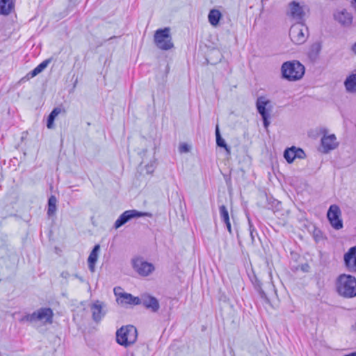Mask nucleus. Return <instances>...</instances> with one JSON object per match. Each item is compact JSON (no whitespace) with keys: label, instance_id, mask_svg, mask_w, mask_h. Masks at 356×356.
I'll list each match as a JSON object with an SVG mask.
<instances>
[{"label":"nucleus","instance_id":"nucleus-14","mask_svg":"<svg viewBox=\"0 0 356 356\" xmlns=\"http://www.w3.org/2000/svg\"><path fill=\"white\" fill-rule=\"evenodd\" d=\"M337 138L334 134L329 136H324L321 138V145L324 149L325 152L335 149L337 147Z\"/></svg>","mask_w":356,"mask_h":356},{"label":"nucleus","instance_id":"nucleus-30","mask_svg":"<svg viewBox=\"0 0 356 356\" xmlns=\"http://www.w3.org/2000/svg\"><path fill=\"white\" fill-rule=\"evenodd\" d=\"M50 59H47L40 63L35 69L39 72V73L42 72L49 64Z\"/></svg>","mask_w":356,"mask_h":356},{"label":"nucleus","instance_id":"nucleus-3","mask_svg":"<svg viewBox=\"0 0 356 356\" xmlns=\"http://www.w3.org/2000/svg\"><path fill=\"white\" fill-rule=\"evenodd\" d=\"M137 335V330L134 325L122 326L116 332V341L127 347L136 341Z\"/></svg>","mask_w":356,"mask_h":356},{"label":"nucleus","instance_id":"nucleus-19","mask_svg":"<svg viewBox=\"0 0 356 356\" xmlns=\"http://www.w3.org/2000/svg\"><path fill=\"white\" fill-rule=\"evenodd\" d=\"M140 297L133 296L130 293H123L120 295L118 300L120 301L121 304H129L132 305H139Z\"/></svg>","mask_w":356,"mask_h":356},{"label":"nucleus","instance_id":"nucleus-40","mask_svg":"<svg viewBox=\"0 0 356 356\" xmlns=\"http://www.w3.org/2000/svg\"><path fill=\"white\" fill-rule=\"evenodd\" d=\"M123 224H115V225L113 226V229H118L119 227H120Z\"/></svg>","mask_w":356,"mask_h":356},{"label":"nucleus","instance_id":"nucleus-13","mask_svg":"<svg viewBox=\"0 0 356 356\" xmlns=\"http://www.w3.org/2000/svg\"><path fill=\"white\" fill-rule=\"evenodd\" d=\"M355 249H349L347 252L344 254L343 261L346 269L353 273H356V257H352V252Z\"/></svg>","mask_w":356,"mask_h":356},{"label":"nucleus","instance_id":"nucleus-29","mask_svg":"<svg viewBox=\"0 0 356 356\" xmlns=\"http://www.w3.org/2000/svg\"><path fill=\"white\" fill-rule=\"evenodd\" d=\"M35 313H32L31 314H26L24 316H23L21 319H20V322H35Z\"/></svg>","mask_w":356,"mask_h":356},{"label":"nucleus","instance_id":"nucleus-42","mask_svg":"<svg viewBox=\"0 0 356 356\" xmlns=\"http://www.w3.org/2000/svg\"><path fill=\"white\" fill-rule=\"evenodd\" d=\"M138 350H136L135 352L131 353V356H138Z\"/></svg>","mask_w":356,"mask_h":356},{"label":"nucleus","instance_id":"nucleus-17","mask_svg":"<svg viewBox=\"0 0 356 356\" xmlns=\"http://www.w3.org/2000/svg\"><path fill=\"white\" fill-rule=\"evenodd\" d=\"M305 227L309 232L312 234L313 238L316 242L318 243L325 238V234L321 231V229L317 227L315 224L305 225Z\"/></svg>","mask_w":356,"mask_h":356},{"label":"nucleus","instance_id":"nucleus-6","mask_svg":"<svg viewBox=\"0 0 356 356\" xmlns=\"http://www.w3.org/2000/svg\"><path fill=\"white\" fill-rule=\"evenodd\" d=\"M307 32V28H305L302 23L293 25L289 31V36L295 44H301L304 43L307 36L306 33Z\"/></svg>","mask_w":356,"mask_h":356},{"label":"nucleus","instance_id":"nucleus-22","mask_svg":"<svg viewBox=\"0 0 356 356\" xmlns=\"http://www.w3.org/2000/svg\"><path fill=\"white\" fill-rule=\"evenodd\" d=\"M221 17H222V14L217 9L211 10L208 15L209 22L213 26H216L217 25H218Z\"/></svg>","mask_w":356,"mask_h":356},{"label":"nucleus","instance_id":"nucleus-26","mask_svg":"<svg viewBox=\"0 0 356 356\" xmlns=\"http://www.w3.org/2000/svg\"><path fill=\"white\" fill-rule=\"evenodd\" d=\"M219 212L223 222H229V213L226 207L221 205L219 208Z\"/></svg>","mask_w":356,"mask_h":356},{"label":"nucleus","instance_id":"nucleus-21","mask_svg":"<svg viewBox=\"0 0 356 356\" xmlns=\"http://www.w3.org/2000/svg\"><path fill=\"white\" fill-rule=\"evenodd\" d=\"M344 86L348 92L356 93V72L346 79Z\"/></svg>","mask_w":356,"mask_h":356},{"label":"nucleus","instance_id":"nucleus-24","mask_svg":"<svg viewBox=\"0 0 356 356\" xmlns=\"http://www.w3.org/2000/svg\"><path fill=\"white\" fill-rule=\"evenodd\" d=\"M56 202H57V200H56V197L52 195L49 198L48 211H47V213L49 216H51L55 213V211L56 210Z\"/></svg>","mask_w":356,"mask_h":356},{"label":"nucleus","instance_id":"nucleus-25","mask_svg":"<svg viewBox=\"0 0 356 356\" xmlns=\"http://www.w3.org/2000/svg\"><path fill=\"white\" fill-rule=\"evenodd\" d=\"M294 149L295 147L293 146L284 152V157L289 163H291L295 159Z\"/></svg>","mask_w":356,"mask_h":356},{"label":"nucleus","instance_id":"nucleus-1","mask_svg":"<svg viewBox=\"0 0 356 356\" xmlns=\"http://www.w3.org/2000/svg\"><path fill=\"white\" fill-rule=\"evenodd\" d=\"M336 289L339 296L346 298L356 296V278L348 274L340 275L336 280Z\"/></svg>","mask_w":356,"mask_h":356},{"label":"nucleus","instance_id":"nucleus-12","mask_svg":"<svg viewBox=\"0 0 356 356\" xmlns=\"http://www.w3.org/2000/svg\"><path fill=\"white\" fill-rule=\"evenodd\" d=\"M290 15L293 17V19L297 21L298 24L301 23L304 19L305 12L303 8L300 6L299 3L296 1H292L290 5Z\"/></svg>","mask_w":356,"mask_h":356},{"label":"nucleus","instance_id":"nucleus-15","mask_svg":"<svg viewBox=\"0 0 356 356\" xmlns=\"http://www.w3.org/2000/svg\"><path fill=\"white\" fill-rule=\"evenodd\" d=\"M341 215V210L337 205H331L327 211V217L330 222H342L339 219Z\"/></svg>","mask_w":356,"mask_h":356},{"label":"nucleus","instance_id":"nucleus-38","mask_svg":"<svg viewBox=\"0 0 356 356\" xmlns=\"http://www.w3.org/2000/svg\"><path fill=\"white\" fill-rule=\"evenodd\" d=\"M351 51H353V53L356 55V42L354 43L352 46H351V48H350Z\"/></svg>","mask_w":356,"mask_h":356},{"label":"nucleus","instance_id":"nucleus-11","mask_svg":"<svg viewBox=\"0 0 356 356\" xmlns=\"http://www.w3.org/2000/svg\"><path fill=\"white\" fill-rule=\"evenodd\" d=\"M35 316V322L40 321L42 323H52L53 312L50 308H40L34 312Z\"/></svg>","mask_w":356,"mask_h":356},{"label":"nucleus","instance_id":"nucleus-8","mask_svg":"<svg viewBox=\"0 0 356 356\" xmlns=\"http://www.w3.org/2000/svg\"><path fill=\"white\" fill-rule=\"evenodd\" d=\"M92 320L95 323H99L106 314V304L99 300H95L90 306Z\"/></svg>","mask_w":356,"mask_h":356},{"label":"nucleus","instance_id":"nucleus-33","mask_svg":"<svg viewBox=\"0 0 356 356\" xmlns=\"http://www.w3.org/2000/svg\"><path fill=\"white\" fill-rule=\"evenodd\" d=\"M38 74H40L39 72L35 67L32 71L27 74L26 76L27 79H30L35 76Z\"/></svg>","mask_w":356,"mask_h":356},{"label":"nucleus","instance_id":"nucleus-41","mask_svg":"<svg viewBox=\"0 0 356 356\" xmlns=\"http://www.w3.org/2000/svg\"><path fill=\"white\" fill-rule=\"evenodd\" d=\"M350 249H355V251H353V252H352V257H356V246H354V247H352L350 248Z\"/></svg>","mask_w":356,"mask_h":356},{"label":"nucleus","instance_id":"nucleus-28","mask_svg":"<svg viewBox=\"0 0 356 356\" xmlns=\"http://www.w3.org/2000/svg\"><path fill=\"white\" fill-rule=\"evenodd\" d=\"M255 289L257 291V292L259 293L260 297L265 300L266 302H268V299L267 298V296L264 291L262 289L260 283H256L254 284Z\"/></svg>","mask_w":356,"mask_h":356},{"label":"nucleus","instance_id":"nucleus-35","mask_svg":"<svg viewBox=\"0 0 356 356\" xmlns=\"http://www.w3.org/2000/svg\"><path fill=\"white\" fill-rule=\"evenodd\" d=\"M249 231H250V234L251 236L252 240L254 241V229L253 228L252 224H249Z\"/></svg>","mask_w":356,"mask_h":356},{"label":"nucleus","instance_id":"nucleus-44","mask_svg":"<svg viewBox=\"0 0 356 356\" xmlns=\"http://www.w3.org/2000/svg\"><path fill=\"white\" fill-rule=\"evenodd\" d=\"M114 291H115V295H117L116 289H114Z\"/></svg>","mask_w":356,"mask_h":356},{"label":"nucleus","instance_id":"nucleus-31","mask_svg":"<svg viewBox=\"0 0 356 356\" xmlns=\"http://www.w3.org/2000/svg\"><path fill=\"white\" fill-rule=\"evenodd\" d=\"M294 155H295V159L296 158L304 159L306 156L305 152L302 149L296 148V147H295V149H294Z\"/></svg>","mask_w":356,"mask_h":356},{"label":"nucleus","instance_id":"nucleus-20","mask_svg":"<svg viewBox=\"0 0 356 356\" xmlns=\"http://www.w3.org/2000/svg\"><path fill=\"white\" fill-rule=\"evenodd\" d=\"M13 8V0H0V15H8Z\"/></svg>","mask_w":356,"mask_h":356},{"label":"nucleus","instance_id":"nucleus-27","mask_svg":"<svg viewBox=\"0 0 356 356\" xmlns=\"http://www.w3.org/2000/svg\"><path fill=\"white\" fill-rule=\"evenodd\" d=\"M216 145L220 147L224 148L227 154H231L230 147L227 145L225 140L222 137H218L216 138Z\"/></svg>","mask_w":356,"mask_h":356},{"label":"nucleus","instance_id":"nucleus-34","mask_svg":"<svg viewBox=\"0 0 356 356\" xmlns=\"http://www.w3.org/2000/svg\"><path fill=\"white\" fill-rule=\"evenodd\" d=\"M189 151V146L187 144H181L179 146V152H187Z\"/></svg>","mask_w":356,"mask_h":356},{"label":"nucleus","instance_id":"nucleus-9","mask_svg":"<svg viewBox=\"0 0 356 356\" xmlns=\"http://www.w3.org/2000/svg\"><path fill=\"white\" fill-rule=\"evenodd\" d=\"M139 305L154 313L157 312L160 307L159 300L147 293H143L140 296Z\"/></svg>","mask_w":356,"mask_h":356},{"label":"nucleus","instance_id":"nucleus-18","mask_svg":"<svg viewBox=\"0 0 356 356\" xmlns=\"http://www.w3.org/2000/svg\"><path fill=\"white\" fill-rule=\"evenodd\" d=\"M99 250L100 245H95L88 258V268L91 272L95 271V263L97 262L98 259V253L99 252Z\"/></svg>","mask_w":356,"mask_h":356},{"label":"nucleus","instance_id":"nucleus-2","mask_svg":"<svg viewBox=\"0 0 356 356\" xmlns=\"http://www.w3.org/2000/svg\"><path fill=\"white\" fill-rule=\"evenodd\" d=\"M282 78L290 81L300 79L305 74V67L298 60L284 62L281 67Z\"/></svg>","mask_w":356,"mask_h":356},{"label":"nucleus","instance_id":"nucleus-16","mask_svg":"<svg viewBox=\"0 0 356 356\" xmlns=\"http://www.w3.org/2000/svg\"><path fill=\"white\" fill-rule=\"evenodd\" d=\"M335 19L343 26H349L352 24L353 17L346 10L338 12L334 15Z\"/></svg>","mask_w":356,"mask_h":356},{"label":"nucleus","instance_id":"nucleus-5","mask_svg":"<svg viewBox=\"0 0 356 356\" xmlns=\"http://www.w3.org/2000/svg\"><path fill=\"white\" fill-rule=\"evenodd\" d=\"M256 107L258 113L262 118L264 126L267 129L270 124V112L273 108L270 101L264 96L259 97L257 99Z\"/></svg>","mask_w":356,"mask_h":356},{"label":"nucleus","instance_id":"nucleus-36","mask_svg":"<svg viewBox=\"0 0 356 356\" xmlns=\"http://www.w3.org/2000/svg\"><path fill=\"white\" fill-rule=\"evenodd\" d=\"M331 225L337 230H339V229H341L343 228V224H331Z\"/></svg>","mask_w":356,"mask_h":356},{"label":"nucleus","instance_id":"nucleus-32","mask_svg":"<svg viewBox=\"0 0 356 356\" xmlns=\"http://www.w3.org/2000/svg\"><path fill=\"white\" fill-rule=\"evenodd\" d=\"M38 74H40L39 72L35 67L32 71L27 74L26 76L27 79H30L35 76Z\"/></svg>","mask_w":356,"mask_h":356},{"label":"nucleus","instance_id":"nucleus-10","mask_svg":"<svg viewBox=\"0 0 356 356\" xmlns=\"http://www.w3.org/2000/svg\"><path fill=\"white\" fill-rule=\"evenodd\" d=\"M149 217L153 218V215L149 212H141L136 210H127L122 213L115 222H127L129 220L134 218Z\"/></svg>","mask_w":356,"mask_h":356},{"label":"nucleus","instance_id":"nucleus-39","mask_svg":"<svg viewBox=\"0 0 356 356\" xmlns=\"http://www.w3.org/2000/svg\"><path fill=\"white\" fill-rule=\"evenodd\" d=\"M231 225L232 224H225V226L230 234L232 233Z\"/></svg>","mask_w":356,"mask_h":356},{"label":"nucleus","instance_id":"nucleus-4","mask_svg":"<svg viewBox=\"0 0 356 356\" xmlns=\"http://www.w3.org/2000/svg\"><path fill=\"white\" fill-rule=\"evenodd\" d=\"M154 42L156 46L161 50H169L173 48L170 28L160 29L155 31Z\"/></svg>","mask_w":356,"mask_h":356},{"label":"nucleus","instance_id":"nucleus-7","mask_svg":"<svg viewBox=\"0 0 356 356\" xmlns=\"http://www.w3.org/2000/svg\"><path fill=\"white\" fill-rule=\"evenodd\" d=\"M133 268L140 275L147 276L154 270V266L144 261L142 258H135L132 260Z\"/></svg>","mask_w":356,"mask_h":356},{"label":"nucleus","instance_id":"nucleus-43","mask_svg":"<svg viewBox=\"0 0 356 356\" xmlns=\"http://www.w3.org/2000/svg\"><path fill=\"white\" fill-rule=\"evenodd\" d=\"M265 1H266V0H261L262 7H264V2Z\"/></svg>","mask_w":356,"mask_h":356},{"label":"nucleus","instance_id":"nucleus-37","mask_svg":"<svg viewBox=\"0 0 356 356\" xmlns=\"http://www.w3.org/2000/svg\"><path fill=\"white\" fill-rule=\"evenodd\" d=\"M215 134H216V138H218V137H222L221 135H220V133L218 125H216V127Z\"/></svg>","mask_w":356,"mask_h":356},{"label":"nucleus","instance_id":"nucleus-23","mask_svg":"<svg viewBox=\"0 0 356 356\" xmlns=\"http://www.w3.org/2000/svg\"><path fill=\"white\" fill-rule=\"evenodd\" d=\"M60 112L61 109L58 107H56L49 113L47 118V127L48 129H52L54 127V122L55 120V118Z\"/></svg>","mask_w":356,"mask_h":356}]
</instances>
